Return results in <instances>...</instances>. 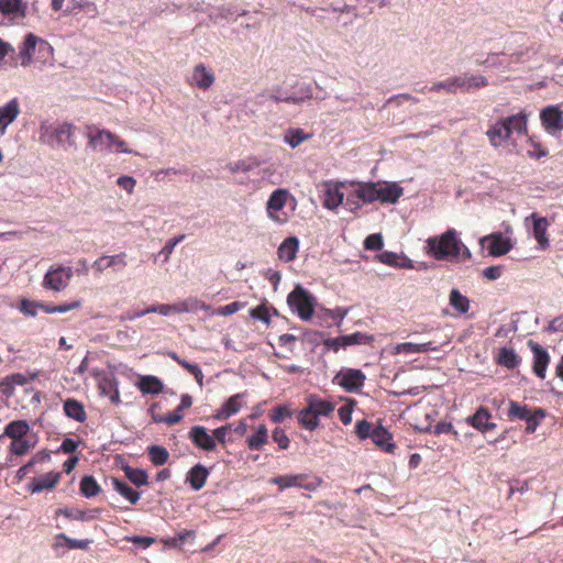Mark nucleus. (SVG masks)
Segmentation results:
<instances>
[{
  "instance_id": "nucleus-1",
  "label": "nucleus",
  "mask_w": 563,
  "mask_h": 563,
  "mask_svg": "<svg viewBox=\"0 0 563 563\" xmlns=\"http://www.w3.org/2000/svg\"><path fill=\"white\" fill-rule=\"evenodd\" d=\"M428 253L438 261L465 262L472 254L467 246L457 238L454 229L446 230L440 236H432L427 240Z\"/></svg>"
},
{
  "instance_id": "nucleus-2",
  "label": "nucleus",
  "mask_w": 563,
  "mask_h": 563,
  "mask_svg": "<svg viewBox=\"0 0 563 563\" xmlns=\"http://www.w3.org/2000/svg\"><path fill=\"white\" fill-rule=\"evenodd\" d=\"M528 117L525 112L500 118L487 130L486 135L494 147L501 146L512 135L527 134Z\"/></svg>"
},
{
  "instance_id": "nucleus-3",
  "label": "nucleus",
  "mask_w": 563,
  "mask_h": 563,
  "mask_svg": "<svg viewBox=\"0 0 563 563\" xmlns=\"http://www.w3.org/2000/svg\"><path fill=\"white\" fill-rule=\"evenodd\" d=\"M75 131L76 126L69 122H63L57 125L43 122L38 132L40 142L52 147L76 148Z\"/></svg>"
},
{
  "instance_id": "nucleus-4",
  "label": "nucleus",
  "mask_w": 563,
  "mask_h": 563,
  "mask_svg": "<svg viewBox=\"0 0 563 563\" xmlns=\"http://www.w3.org/2000/svg\"><path fill=\"white\" fill-rule=\"evenodd\" d=\"M35 55H37L38 58L45 60L48 57H52L53 47L47 41L38 37L33 33H27L19 46V58L21 66H30L33 63Z\"/></svg>"
},
{
  "instance_id": "nucleus-5",
  "label": "nucleus",
  "mask_w": 563,
  "mask_h": 563,
  "mask_svg": "<svg viewBox=\"0 0 563 563\" xmlns=\"http://www.w3.org/2000/svg\"><path fill=\"white\" fill-rule=\"evenodd\" d=\"M287 303L292 312L306 321L311 319L314 312L316 298L301 285H297L287 296Z\"/></svg>"
},
{
  "instance_id": "nucleus-6",
  "label": "nucleus",
  "mask_w": 563,
  "mask_h": 563,
  "mask_svg": "<svg viewBox=\"0 0 563 563\" xmlns=\"http://www.w3.org/2000/svg\"><path fill=\"white\" fill-rule=\"evenodd\" d=\"M74 276L73 267L56 265L51 266L43 278V287L54 291H63L69 285Z\"/></svg>"
},
{
  "instance_id": "nucleus-7",
  "label": "nucleus",
  "mask_w": 563,
  "mask_h": 563,
  "mask_svg": "<svg viewBox=\"0 0 563 563\" xmlns=\"http://www.w3.org/2000/svg\"><path fill=\"white\" fill-rule=\"evenodd\" d=\"M269 483L278 485L280 490L289 487H298L312 492L322 484V479L317 476L309 478L307 474H292L272 477Z\"/></svg>"
},
{
  "instance_id": "nucleus-8",
  "label": "nucleus",
  "mask_w": 563,
  "mask_h": 563,
  "mask_svg": "<svg viewBox=\"0 0 563 563\" xmlns=\"http://www.w3.org/2000/svg\"><path fill=\"white\" fill-rule=\"evenodd\" d=\"M87 129L88 147L93 151L112 152L114 133L96 126H88Z\"/></svg>"
},
{
  "instance_id": "nucleus-9",
  "label": "nucleus",
  "mask_w": 563,
  "mask_h": 563,
  "mask_svg": "<svg viewBox=\"0 0 563 563\" xmlns=\"http://www.w3.org/2000/svg\"><path fill=\"white\" fill-rule=\"evenodd\" d=\"M365 374L361 369L347 368L339 372L334 382L350 393L360 390L365 382Z\"/></svg>"
},
{
  "instance_id": "nucleus-10",
  "label": "nucleus",
  "mask_w": 563,
  "mask_h": 563,
  "mask_svg": "<svg viewBox=\"0 0 563 563\" xmlns=\"http://www.w3.org/2000/svg\"><path fill=\"white\" fill-rule=\"evenodd\" d=\"M540 119L545 131L551 135H558L563 130L562 111L556 106L545 107L540 113Z\"/></svg>"
},
{
  "instance_id": "nucleus-11",
  "label": "nucleus",
  "mask_w": 563,
  "mask_h": 563,
  "mask_svg": "<svg viewBox=\"0 0 563 563\" xmlns=\"http://www.w3.org/2000/svg\"><path fill=\"white\" fill-rule=\"evenodd\" d=\"M527 345L531 350L533 354V365L532 369L537 377L540 379L545 378L547 368L550 364V354L548 351L539 343L529 340Z\"/></svg>"
},
{
  "instance_id": "nucleus-12",
  "label": "nucleus",
  "mask_w": 563,
  "mask_h": 563,
  "mask_svg": "<svg viewBox=\"0 0 563 563\" xmlns=\"http://www.w3.org/2000/svg\"><path fill=\"white\" fill-rule=\"evenodd\" d=\"M481 244L488 250L492 256L505 255L512 249L511 241L504 238L501 233H493L482 238Z\"/></svg>"
},
{
  "instance_id": "nucleus-13",
  "label": "nucleus",
  "mask_w": 563,
  "mask_h": 563,
  "mask_svg": "<svg viewBox=\"0 0 563 563\" xmlns=\"http://www.w3.org/2000/svg\"><path fill=\"white\" fill-rule=\"evenodd\" d=\"M324 187L323 206L329 210H334L343 203L346 183H325Z\"/></svg>"
},
{
  "instance_id": "nucleus-14",
  "label": "nucleus",
  "mask_w": 563,
  "mask_h": 563,
  "mask_svg": "<svg viewBox=\"0 0 563 563\" xmlns=\"http://www.w3.org/2000/svg\"><path fill=\"white\" fill-rule=\"evenodd\" d=\"M126 254L121 252L115 255H102L92 263V268L97 274H102L106 269L112 268L114 272H121L126 266Z\"/></svg>"
},
{
  "instance_id": "nucleus-15",
  "label": "nucleus",
  "mask_w": 563,
  "mask_h": 563,
  "mask_svg": "<svg viewBox=\"0 0 563 563\" xmlns=\"http://www.w3.org/2000/svg\"><path fill=\"white\" fill-rule=\"evenodd\" d=\"M60 472H48L35 476L27 484L26 488L31 494H38L44 490H52L60 479Z\"/></svg>"
},
{
  "instance_id": "nucleus-16",
  "label": "nucleus",
  "mask_w": 563,
  "mask_h": 563,
  "mask_svg": "<svg viewBox=\"0 0 563 563\" xmlns=\"http://www.w3.org/2000/svg\"><path fill=\"white\" fill-rule=\"evenodd\" d=\"M455 80V90H461L462 92H472L476 89L484 88L488 85V80L483 75H473L470 73H464L459 76H454Z\"/></svg>"
},
{
  "instance_id": "nucleus-17",
  "label": "nucleus",
  "mask_w": 563,
  "mask_h": 563,
  "mask_svg": "<svg viewBox=\"0 0 563 563\" xmlns=\"http://www.w3.org/2000/svg\"><path fill=\"white\" fill-rule=\"evenodd\" d=\"M191 442L199 449L211 452L216 450L217 442L212 435H210L207 429L202 426H194L188 434Z\"/></svg>"
},
{
  "instance_id": "nucleus-18",
  "label": "nucleus",
  "mask_w": 563,
  "mask_h": 563,
  "mask_svg": "<svg viewBox=\"0 0 563 563\" xmlns=\"http://www.w3.org/2000/svg\"><path fill=\"white\" fill-rule=\"evenodd\" d=\"M402 192V188L395 183H376V201L382 203L397 202Z\"/></svg>"
},
{
  "instance_id": "nucleus-19",
  "label": "nucleus",
  "mask_w": 563,
  "mask_h": 563,
  "mask_svg": "<svg viewBox=\"0 0 563 563\" xmlns=\"http://www.w3.org/2000/svg\"><path fill=\"white\" fill-rule=\"evenodd\" d=\"M21 107L18 98H13L0 107V133L4 134L8 126L19 117Z\"/></svg>"
},
{
  "instance_id": "nucleus-20",
  "label": "nucleus",
  "mask_w": 563,
  "mask_h": 563,
  "mask_svg": "<svg viewBox=\"0 0 563 563\" xmlns=\"http://www.w3.org/2000/svg\"><path fill=\"white\" fill-rule=\"evenodd\" d=\"M288 192L285 189H276L271 195L268 201H267V213L268 217L278 222L283 223L285 219H282L278 214H276L277 211L282 210L287 200Z\"/></svg>"
},
{
  "instance_id": "nucleus-21",
  "label": "nucleus",
  "mask_w": 563,
  "mask_h": 563,
  "mask_svg": "<svg viewBox=\"0 0 563 563\" xmlns=\"http://www.w3.org/2000/svg\"><path fill=\"white\" fill-rule=\"evenodd\" d=\"M214 80L216 78L212 70L203 64H198L192 70L190 85L207 90L213 85Z\"/></svg>"
},
{
  "instance_id": "nucleus-22",
  "label": "nucleus",
  "mask_w": 563,
  "mask_h": 563,
  "mask_svg": "<svg viewBox=\"0 0 563 563\" xmlns=\"http://www.w3.org/2000/svg\"><path fill=\"white\" fill-rule=\"evenodd\" d=\"M25 10L23 0H0V13L10 21L23 19Z\"/></svg>"
},
{
  "instance_id": "nucleus-23",
  "label": "nucleus",
  "mask_w": 563,
  "mask_h": 563,
  "mask_svg": "<svg viewBox=\"0 0 563 563\" xmlns=\"http://www.w3.org/2000/svg\"><path fill=\"white\" fill-rule=\"evenodd\" d=\"M490 417L488 409L479 407L474 415L466 418V421L478 431L486 432L496 428L495 423L489 422Z\"/></svg>"
},
{
  "instance_id": "nucleus-24",
  "label": "nucleus",
  "mask_w": 563,
  "mask_h": 563,
  "mask_svg": "<svg viewBox=\"0 0 563 563\" xmlns=\"http://www.w3.org/2000/svg\"><path fill=\"white\" fill-rule=\"evenodd\" d=\"M371 439L383 451L394 453L396 445L391 442L393 435L383 426L373 429Z\"/></svg>"
},
{
  "instance_id": "nucleus-25",
  "label": "nucleus",
  "mask_w": 563,
  "mask_h": 563,
  "mask_svg": "<svg viewBox=\"0 0 563 563\" xmlns=\"http://www.w3.org/2000/svg\"><path fill=\"white\" fill-rule=\"evenodd\" d=\"M362 192L357 183H346L345 187V206L350 211L358 210L363 205Z\"/></svg>"
},
{
  "instance_id": "nucleus-26",
  "label": "nucleus",
  "mask_w": 563,
  "mask_h": 563,
  "mask_svg": "<svg viewBox=\"0 0 563 563\" xmlns=\"http://www.w3.org/2000/svg\"><path fill=\"white\" fill-rule=\"evenodd\" d=\"M258 98H262L264 100H272L275 102H287L295 104H299L301 99L290 97V93L285 91V89L282 86L272 87L268 91L260 95Z\"/></svg>"
},
{
  "instance_id": "nucleus-27",
  "label": "nucleus",
  "mask_w": 563,
  "mask_h": 563,
  "mask_svg": "<svg viewBox=\"0 0 563 563\" xmlns=\"http://www.w3.org/2000/svg\"><path fill=\"white\" fill-rule=\"evenodd\" d=\"M29 433L30 424L27 423V421L14 420L5 426L3 435L10 438L11 440H19L26 437H31Z\"/></svg>"
},
{
  "instance_id": "nucleus-28",
  "label": "nucleus",
  "mask_w": 563,
  "mask_h": 563,
  "mask_svg": "<svg viewBox=\"0 0 563 563\" xmlns=\"http://www.w3.org/2000/svg\"><path fill=\"white\" fill-rule=\"evenodd\" d=\"M63 409L65 415L77 422H84L87 418L85 407L76 399L68 398L64 401Z\"/></svg>"
},
{
  "instance_id": "nucleus-29",
  "label": "nucleus",
  "mask_w": 563,
  "mask_h": 563,
  "mask_svg": "<svg viewBox=\"0 0 563 563\" xmlns=\"http://www.w3.org/2000/svg\"><path fill=\"white\" fill-rule=\"evenodd\" d=\"M209 471L201 464L195 465L187 474V481L189 482L194 490H200L208 478Z\"/></svg>"
},
{
  "instance_id": "nucleus-30",
  "label": "nucleus",
  "mask_w": 563,
  "mask_h": 563,
  "mask_svg": "<svg viewBox=\"0 0 563 563\" xmlns=\"http://www.w3.org/2000/svg\"><path fill=\"white\" fill-rule=\"evenodd\" d=\"M137 388L143 394L158 395L159 393L163 391V383L156 376L144 375L141 376L140 380L137 382Z\"/></svg>"
},
{
  "instance_id": "nucleus-31",
  "label": "nucleus",
  "mask_w": 563,
  "mask_h": 563,
  "mask_svg": "<svg viewBox=\"0 0 563 563\" xmlns=\"http://www.w3.org/2000/svg\"><path fill=\"white\" fill-rule=\"evenodd\" d=\"M299 241L295 236H289L278 247V257L284 262L292 261L298 252Z\"/></svg>"
},
{
  "instance_id": "nucleus-32",
  "label": "nucleus",
  "mask_w": 563,
  "mask_h": 563,
  "mask_svg": "<svg viewBox=\"0 0 563 563\" xmlns=\"http://www.w3.org/2000/svg\"><path fill=\"white\" fill-rule=\"evenodd\" d=\"M439 346L434 345L433 342H426V343H412V342H405L399 343L395 346V352L397 354L400 353H424L429 351H438Z\"/></svg>"
},
{
  "instance_id": "nucleus-33",
  "label": "nucleus",
  "mask_w": 563,
  "mask_h": 563,
  "mask_svg": "<svg viewBox=\"0 0 563 563\" xmlns=\"http://www.w3.org/2000/svg\"><path fill=\"white\" fill-rule=\"evenodd\" d=\"M111 484L113 489L131 504L135 505L140 500L141 493L133 489L128 483L112 477Z\"/></svg>"
},
{
  "instance_id": "nucleus-34",
  "label": "nucleus",
  "mask_w": 563,
  "mask_h": 563,
  "mask_svg": "<svg viewBox=\"0 0 563 563\" xmlns=\"http://www.w3.org/2000/svg\"><path fill=\"white\" fill-rule=\"evenodd\" d=\"M307 402L310 406V409H312L319 418L328 417L334 411L333 402L320 399L314 395H310Z\"/></svg>"
},
{
  "instance_id": "nucleus-35",
  "label": "nucleus",
  "mask_w": 563,
  "mask_h": 563,
  "mask_svg": "<svg viewBox=\"0 0 563 563\" xmlns=\"http://www.w3.org/2000/svg\"><path fill=\"white\" fill-rule=\"evenodd\" d=\"M497 363L508 369H514L520 364V357L511 347H501L498 351Z\"/></svg>"
},
{
  "instance_id": "nucleus-36",
  "label": "nucleus",
  "mask_w": 563,
  "mask_h": 563,
  "mask_svg": "<svg viewBox=\"0 0 563 563\" xmlns=\"http://www.w3.org/2000/svg\"><path fill=\"white\" fill-rule=\"evenodd\" d=\"M35 445L36 438L35 435H31L19 440H12V442L9 445V451L14 455L22 456L26 454Z\"/></svg>"
},
{
  "instance_id": "nucleus-37",
  "label": "nucleus",
  "mask_w": 563,
  "mask_h": 563,
  "mask_svg": "<svg viewBox=\"0 0 563 563\" xmlns=\"http://www.w3.org/2000/svg\"><path fill=\"white\" fill-rule=\"evenodd\" d=\"M298 421L302 428L310 431L314 430L319 426V417L312 409H310L308 404L307 407L299 411Z\"/></svg>"
},
{
  "instance_id": "nucleus-38",
  "label": "nucleus",
  "mask_w": 563,
  "mask_h": 563,
  "mask_svg": "<svg viewBox=\"0 0 563 563\" xmlns=\"http://www.w3.org/2000/svg\"><path fill=\"white\" fill-rule=\"evenodd\" d=\"M310 134L306 133L302 129L291 128L284 132L283 140L287 143L291 148L297 147L303 141L308 140Z\"/></svg>"
},
{
  "instance_id": "nucleus-39",
  "label": "nucleus",
  "mask_w": 563,
  "mask_h": 563,
  "mask_svg": "<svg viewBox=\"0 0 563 563\" xmlns=\"http://www.w3.org/2000/svg\"><path fill=\"white\" fill-rule=\"evenodd\" d=\"M185 240V234L177 235L173 239H169L163 249L157 253L154 254V262H156L158 258L162 260L163 263H167L170 258V255L173 254L175 247Z\"/></svg>"
},
{
  "instance_id": "nucleus-40",
  "label": "nucleus",
  "mask_w": 563,
  "mask_h": 563,
  "mask_svg": "<svg viewBox=\"0 0 563 563\" xmlns=\"http://www.w3.org/2000/svg\"><path fill=\"white\" fill-rule=\"evenodd\" d=\"M267 440V428L264 424H260L255 432L247 438V445L251 450H260Z\"/></svg>"
},
{
  "instance_id": "nucleus-41",
  "label": "nucleus",
  "mask_w": 563,
  "mask_h": 563,
  "mask_svg": "<svg viewBox=\"0 0 563 563\" xmlns=\"http://www.w3.org/2000/svg\"><path fill=\"white\" fill-rule=\"evenodd\" d=\"M531 413H533V411L527 405H521L514 400L509 401V409L507 413L509 419L526 420Z\"/></svg>"
},
{
  "instance_id": "nucleus-42",
  "label": "nucleus",
  "mask_w": 563,
  "mask_h": 563,
  "mask_svg": "<svg viewBox=\"0 0 563 563\" xmlns=\"http://www.w3.org/2000/svg\"><path fill=\"white\" fill-rule=\"evenodd\" d=\"M450 305L460 313H466L470 309V300L460 290L452 289L450 292Z\"/></svg>"
},
{
  "instance_id": "nucleus-43",
  "label": "nucleus",
  "mask_w": 563,
  "mask_h": 563,
  "mask_svg": "<svg viewBox=\"0 0 563 563\" xmlns=\"http://www.w3.org/2000/svg\"><path fill=\"white\" fill-rule=\"evenodd\" d=\"M533 219V235L536 240L544 246V244L548 243V239L545 236L547 234V228H548V220L545 218L537 217L536 214H532Z\"/></svg>"
},
{
  "instance_id": "nucleus-44",
  "label": "nucleus",
  "mask_w": 563,
  "mask_h": 563,
  "mask_svg": "<svg viewBox=\"0 0 563 563\" xmlns=\"http://www.w3.org/2000/svg\"><path fill=\"white\" fill-rule=\"evenodd\" d=\"M260 165V162L255 158H247V159H241L236 162L229 163L227 165V169L232 173H247L252 170L253 168L257 167Z\"/></svg>"
},
{
  "instance_id": "nucleus-45",
  "label": "nucleus",
  "mask_w": 563,
  "mask_h": 563,
  "mask_svg": "<svg viewBox=\"0 0 563 563\" xmlns=\"http://www.w3.org/2000/svg\"><path fill=\"white\" fill-rule=\"evenodd\" d=\"M124 474L137 487L145 486L148 483V476L144 470L125 466Z\"/></svg>"
},
{
  "instance_id": "nucleus-46",
  "label": "nucleus",
  "mask_w": 563,
  "mask_h": 563,
  "mask_svg": "<svg viewBox=\"0 0 563 563\" xmlns=\"http://www.w3.org/2000/svg\"><path fill=\"white\" fill-rule=\"evenodd\" d=\"M99 490H100V487L93 476L86 475L81 478L80 492L85 497H87V498L93 497L99 493Z\"/></svg>"
},
{
  "instance_id": "nucleus-47",
  "label": "nucleus",
  "mask_w": 563,
  "mask_h": 563,
  "mask_svg": "<svg viewBox=\"0 0 563 563\" xmlns=\"http://www.w3.org/2000/svg\"><path fill=\"white\" fill-rule=\"evenodd\" d=\"M148 456L154 465L161 466L168 461L169 453L164 446L152 445L148 448Z\"/></svg>"
},
{
  "instance_id": "nucleus-48",
  "label": "nucleus",
  "mask_w": 563,
  "mask_h": 563,
  "mask_svg": "<svg viewBox=\"0 0 563 563\" xmlns=\"http://www.w3.org/2000/svg\"><path fill=\"white\" fill-rule=\"evenodd\" d=\"M482 64L487 67H497L503 68L504 70H511V67H509V63L505 54H489Z\"/></svg>"
},
{
  "instance_id": "nucleus-49",
  "label": "nucleus",
  "mask_w": 563,
  "mask_h": 563,
  "mask_svg": "<svg viewBox=\"0 0 563 563\" xmlns=\"http://www.w3.org/2000/svg\"><path fill=\"white\" fill-rule=\"evenodd\" d=\"M357 186L362 192L364 205L376 201V183H357Z\"/></svg>"
},
{
  "instance_id": "nucleus-50",
  "label": "nucleus",
  "mask_w": 563,
  "mask_h": 563,
  "mask_svg": "<svg viewBox=\"0 0 563 563\" xmlns=\"http://www.w3.org/2000/svg\"><path fill=\"white\" fill-rule=\"evenodd\" d=\"M244 394H235L231 396L224 404L223 408L231 417L240 411L243 405Z\"/></svg>"
},
{
  "instance_id": "nucleus-51",
  "label": "nucleus",
  "mask_w": 563,
  "mask_h": 563,
  "mask_svg": "<svg viewBox=\"0 0 563 563\" xmlns=\"http://www.w3.org/2000/svg\"><path fill=\"white\" fill-rule=\"evenodd\" d=\"M194 530H185L177 533L175 537L164 540V543L172 548H180L181 543L189 539H195Z\"/></svg>"
},
{
  "instance_id": "nucleus-52",
  "label": "nucleus",
  "mask_w": 563,
  "mask_h": 563,
  "mask_svg": "<svg viewBox=\"0 0 563 563\" xmlns=\"http://www.w3.org/2000/svg\"><path fill=\"white\" fill-rule=\"evenodd\" d=\"M290 97L301 98L300 103L312 98L311 85L306 82H298L295 86V91L290 93Z\"/></svg>"
},
{
  "instance_id": "nucleus-53",
  "label": "nucleus",
  "mask_w": 563,
  "mask_h": 563,
  "mask_svg": "<svg viewBox=\"0 0 563 563\" xmlns=\"http://www.w3.org/2000/svg\"><path fill=\"white\" fill-rule=\"evenodd\" d=\"M19 309L25 316L35 317L37 311L41 310V301H33L23 298L20 302Z\"/></svg>"
},
{
  "instance_id": "nucleus-54",
  "label": "nucleus",
  "mask_w": 563,
  "mask_h": 563,
  "mask_svg": "<svg viewBox=\"0 0 563 563\" xmlns=\"http://www.w3.org/2000/svg\"><path fill=\"white\" fill-rule=\"evenodd\" d=\"M544 416L545 415H544V411L542 409H536L533 411V413H531L528 417V419L525 420L526 423H527L526 432L533 433L537 430L540 421L544 418Z\"/></svg>"
},
{
  "instance_id": "nucleus-55",
  "label": "nucleus",
  "mask_w": 563,
  "mask_h": 563,
  "mask_svg": "<svg viewBox=\"0 0 563 563\" xmlns=\"http://www.w3.org/2000/svg\"><path fill=\"white\" fill-rule=\"evenodd\" d=\"M151 310H153V313H159L162 316L179 313L178 302L152 305Z\"/></svg>"
},
{
  "instance_id": "nucleus-56",
  "label": "nucleus",
  "mask_w": 563,
  "mask_h": 563,
  "mask_svg": "<svg viewBox=\"0 0 563 563\" xmlns=\"http://www.w3.org/2000/svg\"><path fill=\"white\" fill-rule=\"evenodd\" d=\"M346 346L354 344H369L373 341V336L362 333L355 332L349 335H344Z\"/></svg>"
},
{
  "instance_id": "nucleus-57",
  "label": "nucleus",
  "mask_w": 563,
  "mask_h": 563,
  "mask_svg": "<svg viewBox=\"0 0 563 563\" xmlns=\"http://www.w3.org/2000/svg\"><path fill=\"white\" fill-rule=\"evenodd\" d=\"M430 91L444 90L446 93H456L454 76L445 80L434 82L430 88Z\"/></svg>"
},
{
  "instance_id": "nucleus-58",
  "label": "nucleus",
  "mask_w": 563,
  "mask_h": 563,
  "mask_svg": "<svg viewBox=\"0 0 563 563\" xmlns=\"http://www.w3.org/2000/svg\"><path fill=\"white\" fill-rule=\"evenodd\" d=\"M245 306L244 302H240V301H234V302H231L229 305H225V306H222V307H219L217 310H214L212 313L214 314H218V316H223V317H227V316H231L235 312H238L239 310H241L243 307Z\"/></svg>"
},
{
  "instance_id": "nucleus-59",
  "label": "nucleus",
  "mask_w": 563,
  "mask_h": 563,
  "mask_svg": "<svg viewBox=\"0 0 563 563\" xmlns=\"http://www.w3.org/2000/svg\"><path fill=\"white\" fill-rule=\"evenodd\" d=\"M59 539H64V541L67 542L68 550H74V549L85 550L92 542L89 539H85V540L71 539V538L67 537L65 533H59Z\"/></svg>"
},
{
  "instance_id": "nucleus-60",
  "label": "nucleus",
  "mask_w": 563,
  "mask_h": 563,
  "mask_svg": "<svg viewBox=\"0 0 563 563\" xmlns=\"http://www.w3.org/2000/svg\"><path fill=\"white\" fill-rule=\"evenodd\" d=\"M177 302H178L179 313L198 311L199 299L196 297H189L184 300H179Z\"/></svg>"
},
{
  "instance_id": "nucleus-61",
  "label": "nucleus",
  "mask_w": 563,
  "mask_h": 563,
  "mask_svg": "<svg viewBox=\"0 0 563 563\" xmlns=\"http://www.w3.org/2000/svg\"><path fill=\"white\" fill-rule=\"evenodd\" d=\"M383 245V236L379 233L369 234L364 241V247L371 251H378Z\"/></svg>"
},
{
  "instance_id": "nucleus-62",
  "label": "nucleus",
  "mask_w": 563,
  "mask_h": 563,
  "mask_svg": "<svg viewBox=\"0 0 563 563\" xmlns=\"http://www.w3.org/2000/svg\"><path fill=\"white\" fill-rule=\"evenodd\" d=\"M272 438L279 449L286 450L289 446V438L283 429L276 428L272 433Z\"/></svg>"
},
{
  "instance_id": "nucleus-63",
  "label": "nucleus",
  "mask_w": 563,
  "mask_h": 563,
  "mask_svg": "<svg viewBox=\"0 0 563 563\" xmlns=\"http://www.w3.org/2000/svg\"><path fill=\"white\" fill-rule=\"evenodd\" d=\"M372 424L366 420H361L356 422L355 432L360 439L372 438Z\"/></svg>"
},
{
  "instance_id": "nucleus-64",
  "label": "nucleus",
  "mask_w": 563,
  "mask_h": 563,
  "mask_svg": "<svg viewBox=\"0 0 563 563\" xmlns=\"http://www.w3.org/2000/svg\"><path fill=\"white\" fill-rule=\"evenodd\" d=\"M117 185L128 194H132L134 191L136 180L132 176L124 175L117 179Z\"/></svg>"
}]
</instances>
